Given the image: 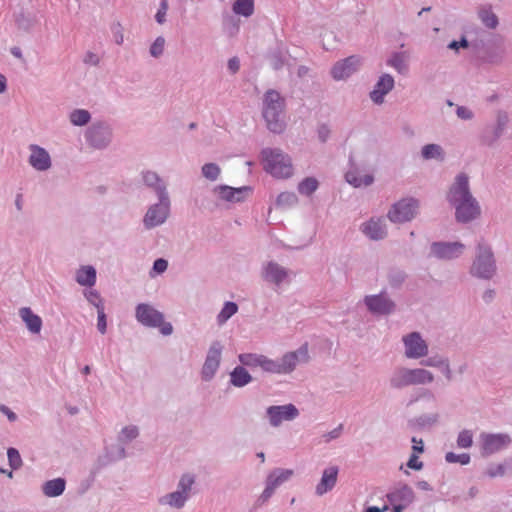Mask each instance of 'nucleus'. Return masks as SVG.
<instances>
[{
	"label": "nucleus",
	"mask_w": 512,
	"mask_h": 512,
	"mask_svg": "<svg viewBox=\"0 0 512 512\" xmlns=\"http://www.w3.org/2000/svg\"><path fill=\"white\" fill-rule=\"evenodd\" d=\"M448 199L455 206L456 219L459 222L471 221L480 214V208L469 192L468 177L464 173L456 177Z\"/></svg>",
	"instance_id": "obj_1"
},
{
	"label": "nucleus",
	"mask_w": 512,
	"mask_h": 512,
	"mask_svg": "<svg viewBox=\"0 0 512 512\" xmlns=\"http://www.w3.org/2000/svg\"><path fill=\"white\" fill-rule=\"evenodd\" d=\"M264 169L276 178H288L293 174V166L288 155L278 149L262 151Z\"/></svg>",
	"instance_id": "obj_2"
},
{
	"label": "nucleus",
	"mask_w": 512,
	"mask_h": 512,
	"mask_svg": "<svg viewBox=\"0 0 512 512\" xmlns=\"http://www.w3.org/2000/svg\"><path fill=\"white\" fill-rule=\"evenodd\" d=\"M284 100L277 91H267L264 97L263 116L267 122V127L272 132H281L283 122L280 115L283 111Z\"/></svg>",
	"instance_id": "obj_3"
},
{
	"label": "nucleus",
	"mask_w": 512,
	"mask_h": 512,
	"mask_svg": "<svg viewBox=\"0 0 512 512\" xmlns=\"http://www.w3.org/2000/svg\"><path fill=\"white\" fill-rule=\"evenodd\" d=\"M434 380L433 374L425 369L400 368L391 379V384L395 388H402L409 385H419L431 383Z\"/></svg>",
	"instance_id": "obj_4"
},
{
	"label": "nucleus",
	"mask_w": 512,
	"mask_h": 512,
	"mask_svg": "<svg viewBox=\"0 0 512 512\" xmlns=\"http://www.w3.org/2000/svg\"><path fill=\"white\" fill-rule=\"evenodd\" d=\"M136 319L148 327L159 328L163 335H170L173 327L164 321L163 314L148 304H139L136 308Z\"/></svg>",
	"instance_id": "obj_5"
},
{
	"label": "nucleus",
	"mask_w": 512,
	"mask_h": 512,
	"mask_svg": "<svg viewBox=\"0 0 512 512\" xmlns=\"http://www.w3.org/2000/svg\"><path fill=\"white\" fill-rule=\"evenodd\" d=\"M308 358V347L303 345L297 351L286 353L280 361L272 360L271 373H290L296 368L298 363L307 362Z\"/></svg>",
	"instance_id": "obj_6"
},
{
	"label": "nucleus",
	"mask_w": 512,
	"mask_h": 512,
	"mask_svg": "<svg viewBox=\"0 0 512 512\" xmlns=\"http://www.w3.org/2000/svg\"><path fill=\"white\" fill-rule=\"evenodd\" d=\"M418 201L413 198H405L395 203L388 213L392 222L403 223L412 220L417 214Z\"/></svg>",
	"instance_id": "obj_7"
},
{
	"label": "nucleus",
	"mask_w": 512,
	"mask_h": 512,
	"mask_svg": "<svg viewBox=\"0 0 512 512\" xmlns=\"http://www.w3.org/2000/svg\"><path fill=\"white\" fill-rule=\"evenodd\" d=\"M473 275L481 278H490L495 272L493 254L489 248L478 246V254L471 268Z\"/></svg>",
	"instance_id": "obj_8"
},
{
	"label": "nucleus",
	"mask_w": 512,
	"mask_h": 512,
	"mask_svg": "<svg viewBox=\"0 0 512 512\" xmlns=\"http://www.w3.org/2000/svg\"><path fill=\"white\" fill-rule=\"evenodd\" d=\"M405 354L408 358H421L427 355L428 346L417 332H412L403 338Z\"/></svg>",
	"instance_id": "obj_9"
},
{
	"label": "nucleus",
	"mask_w": 512,
	"mask_h": 512,
	"mask_svg": "<svg viewBox=\"0 0 512 512\" xmlns=\"http://www.w3.org/2000/svg\"><path fill=\"white\" fill-rule=\"evenodd\" d=\"M298 409L293 404L270 406L267 409L270 424L279 426L283 421L293 420L298 416Z\"/></svg>",
	"instance_id": "obj_10"
},
{
	"label": "nucleus",
	"mask_w": 512,
	"mask_h": 512,
	"mask_svg": "<svg viewBox=\"0 0 512 512\" xmlns=\"http://www.w3.org/2000/svg\"><path fill=\"white\" fill-rule=\"evenodd\" d=\"M222 354V345L219 342H214L207 354L206 360L202 367V377L205 380H210L216 373Z\"/></svg>",
	"instance_id": "obj_11"
},
{
	"label": "nucleus",
	"mask_w": 512,
	"mask_h": 512,
	"mask_svg": "<svg viewBox=\"0 0 512 512\" xmlns=\"http://www.w3.org/2000/svg\"><path fill=\"white\" fill-rule=\"evenodd\" d=\"M481 442L483 454L489 455L506 448L511 439L507 434H482Z\"/></svg>",
	"instance_id": "obj_12"
},
{
	"label": "nucleus",
	"mask_w": 512,
	"mask_h": 512,
	"mask_svg": "<svg viewBox=\"0 0 512 512\" xmlns=\"http://www.w3.org/2000/svg\"><path fill=\"white\" fill-rule=\"evenodd\" d=\"M360 64L359 58L356 56H350L342 61L337 62L332 70V76L336 80H341L352 75Z\"/></svg>",
	"instance_id": "obj_13"
},
{
	"label": "nucleus",
	"mask_w": 512,
	"mask_h": 512,
	"mask_svg": "<svg viewBox=\"0 0 512 512\" xmlns=\"http://www.w3.org/2000/svg\"><path fill=\"white\" fill-rule=\"evenodd\" d=\"M29 149L31 152L29 163L34 169L45 171L51 167L50 155L44 148L38 145H30Z\"/></svg>",
	"instance_id": "obj_14"
},
{
	"label": "nucleus",
	"mask_w": 512,
	"mask_h": 512,
	"mask_svg": "<svg viewBox=\"0 0 512 512\" xmlns=\"http://www.w3.org/2000/svg\"><path fill=\"white\" fill-rule=\"evenodd\" d=\"M168 215V204L163 203V199L160 204L152 206L146 213L144 223L146 227L152 228L162 224Z\"/></svg>",
	"instance_id": "obj_15"
},
{
	"label": "nucleus",
	"mask_w": 512,
	"mask_h": 512,
	"mask_svg": "<svg viewBox=\"0 0 512 512\" xmlns=\"http://www.w3.org/2000/svg\"><path fill=\"white\" fill-rule=\"evenodd\" d=\"M242 365L254 368L260 367L263 371L271 373L272 359L261 354L244 353L238 356Z\"/></svg>",
	"instance_id": "obj_16"
},
{
	"label": "nucleus",
	"mask_w": 512,
	"mask_h": 512,
	"mask_svg": "<svg viewBox=\"0 0 512 512\" xmlns=\"http://www.w3.org/2000/svg\"><path fill=\"white\" fill-rule=\"evenodd\" d=\"M464 249V245L458 242L455 243H434L432 245V252L439 258H454L459 256Z\"/></svg>",
	"instance_id": "obj_17"
},
{
	"label": "nucleus",
	"mask_w": 512,
	"mask_h": 512,
	"mask_svg": "<svg viewBox=\"0 0 512 512\" xmlns=\"http://www.w3.org/2000/svg\"><path fill=\"white\" fill-rule=\"evenodd\" d=\"M394 87V79L389 74H384L378 80L374 90L371 92L370 97L373 102L380 104L383 102L384 96Z\"/></svg>",
	"instance_id": "obj_18"
},
{
	"label": "nucleus",
	"mask_w": 512,
	"mask_h": 512,
	"mask_svg": "<svg viewBox=\"0 0 512 512\" xmlns=\"http://www.w3.org/2000/svg\"><path fill=\"white\" fill-rule=\"evenodd\" d=\"M365 302L370 311L378 314H387L394 309V303L382 294L366 297Z\"/></svg>",
	"instance_id": "obj_19"
},
{
	"label": "nucleus",
	"mask_w": 512,
	"mask_h": 512,
	"mask_svg": "<svg viewBox=\"0 0 512 512\" xmlns=\"http://www.w3.org/2000/svg\"><path fill=\"white\" fill-rule=\"evenodd\" d=\"M338 469L337 467H329L324 470L320 483L316 487L318 495L326 493L331 490L337 481Z\"/></svg>",
	"instance_id": "obj_20"
},
{
	"label": "nucleus",
	"mask_w": 512,
	"mask_h": 512,
	"mask_svg": "<svg viewBox=\"0 0 512 512\" xmlns=\"http://www.w3.org/2000/svg\"><path fill=\"white\" fill-rule=\"evenodd\" d=\"M363 232L373 240L382 239L386 235L385 225L382 220H373L363 225Z\"/></svg>",
	"instance_id": "obj_21"
},
{
	"label": "nucleus",
	"mask_w": 512,
	"mask_h": 512,
	"mask_svg": "<svg viewBox=\"0 0 512 512\" xmlns=\"http://www.w3.org/2000/svg\"><path fill=\"white\" fill-rule=\"evenodd\" d=\"M287 276V271L276 263H269L264 271L265 280L273 282L277 285L282 283L287 278Z\"/></svg>",
	"instance_id": "obj_22"
},
{
	"label": "nucleus",
	"mask_w": 512,
	"mask_h": 512,
	"mask_svg": "<svg viewBox=\"0 0 512 512\" xmlns=\"http://www.w3.org/2000/svg\"><path fill=\"white\" fill-rule=\"evenodd\" d=\"M19 313L27 328L32 333L40 332L42 327V320L38 315L34 314L28 307L21 308Z\"/></svg>",
	"instance_id": "obj_23"
},
{
	"label": "nucleus",
	"mask_w": 512,
	"mask_h": 512,
	"mask_svg": "<svg viewBox=\"0 0 512 512\" xmlns=\"http://www.w3.org/2000/svg\"><path fill=\"white\" fill-rule=\"evenodd\" d=\"M110 133L103 127H93L88 132V140L94 147H102L109 141Z\"/></svg>",
	"instance_id": "obj_24"
},
{
	"label": "nucleus",
	"mask_w": 512,
	"mask_h": 512,
	"mask_svg": "<svg viewBox=\"0 0 512 512\" xmlns=\"http://www.w3.org/2000/svg\"><path fill=\"white\" fill-rule=\"evenodd\" d=\"M65 485H66V482L62 478H56V479L47 481L43 485V493L47 497H57L64 492Z\"/></svg>",
	"instance_id": "obj_25"
},
{
	"label": "nucleus",
	"mask_w": 512,
	"mask_h": 512,
	"mask_svg": "<svg viewBox=\"0 0 512 512\" xmlns=\"http://www.w3.org/2000/svg\"><path fill=\"white\" fill-rule=\"evenodd\" d=\"M76 281L82 286H93L96 282V270L92 266H84L77 271Z\"/></svg>",
	"instance_id": "obj_26"
},
{
	"label": "nucleus",
	"mask_w": 512,
	"mask_h": 512,
	"mask_svg": "<svg viewBox=\"0 0 512 512\" xmlns=\"http://www.w3.org/2000/svg\"><path fill=\"white\" fill-rule=\"evenodd\" d=\"M346 180L349 184L354 187L368 186L373 182V176L369 174H365L363 176L360 175L359 171L349 170L346 173Z\"/></svg>",
	"instance_id": "obj_27"
},
{
	"label": "nucleus",
	"mask_w": 512,
	"mask_h": 512,
	"mask_svg": "<svg viewBox=\"0 0 512 512\" xmlns=\"http://www.w3.org/2000/svg\"><path fill=\"white\" fill-rule=\"evenodd\" d=\"M231 383L236 387H243L248 384L252 377L242 366H237L231 372Z\"/></svg>",
	"instance_id": "obj_28"
},
{
	"label": "nucleus",
	"mask_w": 512,
	"mask_h": 512,
	"mask_svg": "<svg viewBox=\"0 0 512 512\" xmlns=\"http://www.w3.org/2000/svg\"><path fill=\"white\" fill-rule=\"evenodd\" d=\"M234 13L249 17L254 12V0H237L233 5Z\"/></svg>",
	"instance_id": "obj_29"
},
{
	"label": "nucleus",
	"mask_w": 512,
	"mask_h": 512,
	"mask_svg": "<svg viewBox=\"0 0 512 512\" xmlns=\"http://www.w3.org/2000/svg\"><path fill=\"white\" fill-rule=\"evenodd\" d=\"M293 475V470L290 469H279L273 471L267 478V480L274 484L273 486L277 488L283 482L287 481Z\"/></svg>",
	"instance_id": "obj_30"
},
{
	"label": "nucleus",
	"mask_w": 512,
	"mask_h": 512,
	"mask_svg": "<svg viewBox=\"0 0 512 512\" xmlns=\"http://www.w3.org/2000/svg\"><path fill=\"white\" fill-rule=\"evenodd\" d=\"M422 157L426 160L433 158L443 160V150L437 144H428L422 148Z\"/></svg>",
	"instance_id": "obj_31"
},
{
	"label": "nucleus",
	"mask_w": 512,
	"mask_h": 512,
	"mask_svg": "<svg viewBox=\"0 0 512 512\" xmlns=\"http://www.w3.org/2000/svg\"><path fill=\"white\" fill-rule=\"evenodd\" d=\"M388 65L396 69L399 73L407 71V58L404 54H395L388 61Z\"/></svg>",
	"instance_id": "obj_32"
},
{
	"label": "nucleus",
	"mask_w": 512,
	"mask_h": 512,
	"mask_svg": "<svg viewBox=\"0 0 512 512\" xmlns=\"http://www.w3.org/2000/svg\"><path fill=\"white\" fill-rule=\"evenodd\" d=\"M238 310V306L234 302H226L222 310L218 315V322L220 324L226 322L231 316H233Z\"/></svg>",
	"instance_id": "obj_33"
},
{
	"label": "nucleus",
	"mask_w": 512,
	"mask_h": 512,
	"mask_svg": "<svg viewBox=\"0 0 512 512\" xmlns=\"http://www.w3.org/2000/svg\"><path fill=\"white\" fill-rule=\"evenodd\" d=\"M70 120L74 125H85L90 120V114L83 109L75 110L71 113Z\"/></svg>",
	"instance_id": "obj_34"
},
{
	"label": "nucleus",
	"mask_w": 512,
	"mask_h": 512,
	"mask_svg": "<svg viewBox=\"0 0 512 512\" xmlns=\"http://www.w3.org/2000/svg\"><path fill=\"white\" fill-rule=\"evenodd\" d=\"M318 187V181L315 178H306L298 186V191L304 195L312 194Z\"/></svg>",
	"instance_id": "obj_35"
},
{
	"label": "nucleus",
	"mask_w": 512,
	"mask_h": 512,
	"mask_svg": "<svg viewBox=\"0 0 512 512\" xmlns=\"http://www.w3.org/2000/svg\"><path fill=\"white\" fill-rule=\"evenodd\" d=\"M188 495L180 490L170 493L167 496V502L169 505L180 508L184 505Z\"/></svg>",
	"instance_id": "obj_36"
},
{
	"label": "nucleus",
	"mask_w": 512,
	"mask_h": 512,
	"mask_svg": "<svg viewBox=\"0 0 512 512\" xmlns=\"http://www.w3.org/2000/svg\"><path fill=\"white\" fill-rule=\"evenodd\" d=\"M479 17L484 25L488 28H495L498 24L496 15L488 9L481 10L479 12Z\"/></svg>",
	"instance_id": "obj_37"
},
{
	"label": "nucleus",
	"mask_w": 512,
	"mask_h": 512,
	"mask_svg": "<svg viewBox=\"0 0 512 512\" xmlns=\"http://www.w3.org/2000/svg\"><path fill=\"white\" fill-rule=\"evenodd\" d=\"M144 181L147 185L156 187V189L159 190L160 200H162V197H163L162 188L163 187L160 185V179L158 178L157 174L154 172H146L144 174Z\"/></svg>",
	"instance_id": "obj_38"
},
{
	"label": "nucleus",
	"mask_w": 512,
	"mask_h": 512,
	"mask_svg": "<svg viewBox=\"0 0 512 512\" xmlns=\"http://www.w3.org/2000/svg\"><path fill=\"white\" fill-rule=\"evenodd\" d=\"M204 177L209 180H216L220 174V168L214 163H207L202 167Z\"/></svg>",
	"instance_id": "obj_39"
},
{
	"label": "nucleus",
	"mask_w": 512,
	"mask_h": 512,
	"mask_svg": "<svg viewBox=\"0 0 512 512\" xmlns=\"http://www.w3.org/2000/svg\"><path fill=\"white\" fill-rule=\"evenodd\" d=\"M445 459L449 463H460L462 465H466L470 462V456L467 453L455 454L453 452H448Z\"/></svg>",
	"instance_id": "obj_40"
},
{
	"label": "nucleus",
	"mask_w": 512,
	"mask_h": 512,
	"mask_svg": "<svg viewBox=\"0 0 512 512\" xmlns=\"http://www.w3.org/2000/svg\"><path fill=\"white\" fill-rule=\"evenodd\" d=\"M473 443L472 433L468 430H463L459 433L457 438V444L461 448H468Z\"/></svg>",
	"instance_id": "obj_41"
},
{
	"label": "nucleus",
	"mask_w": 512,
	"mask_h": 512,
	"mask_svg": "<svg viewBox=\"0 0 512 512\" xmlns=\"http://www.w3.org/2000/svg\"><path fill=\"white\" fill-rule=\"evenodd\" d=\"M242 192L241 189H233L230 187H222L220 190L221 197L227 201H239V197H236V195H239Z\"/></svg>",
	"instance_id": "obj_42"
},
{
	"label": "nucleus",
	"mask_w": 512,
	"mask_h": 512,
	"mask_svg": "<svg viewBox=\"0 0 512 512\" xmlns=\"http://www.w3.org/2000/svg\"><path fill=\"white\" fill-rule=\"evenodd\" d=\"M7 455H8V460H9L10 466L13 469H17L21 466L22 460H21L19 452L15 448H9Z\"/></svg>",
	"instance_id": "obj_43"
},
{
	"label": "nucleus",
	"mask_w": 512,
	"mask_h": 512,
	"mask_svg": "<svg viewBox=\"0 0 512 512\" xmlns=\"http://www.w3.org/2000/svg\"><path fill=\"white\" fill-rule=\"evenodd\" d=\"M297 202V197L294 193L284 192L281 193L277 198V204L279 206L292 205Z\"/></svg>",
	"instance_id": "obj_44"
},
{
	"label": "nucleus",
	"mask_w": 512,
	"mask_h": 512,
	"mask_svg": "<svg viewBox=\"0 0 512 512\" xmlns=\"http://www.w3.org/2000/svg\"><path fill=\"white\" fill-rule=\"evenodd\" d=\"M86 299L99 310V307H104L99 293L95 290H89L85 293Z\"/></svg>",
	"instance_id": "obj_45"
},
{
	"label": "nucleus",
	"mask_w": 512,
	"mask_h": 512,
	"mask_svg": "<svg viewBox=\"0 0 512 512\" xmlns=\"http://www.w3.org/2000/svg\"><path fill=\"white\" fill-rule=\"evenodd\" d=\"M414 493L411 488L404 486L403 488L399 489L397 492L393 494V498H401L408 503H410L413 500Z\"/></svg>",
	"instance_id": "obj_46"
},
{
	"label": "nucleus",
	"mask_w": 512,
	"mask_h": 512,
	"mask_svg": "<svg viewBox=\"0 0 512 512\" xmlns=\"http://www.w3.org/2000/svg\"><path fill=\"white\" fill-rule=\"evenodd\" d=\"M423 365L425 366H430V367H441L443 366L446 370V372H449V366H448V363L439 358V357H430L428 358L427 360H424L422 362Z\"/></svg>",
	"instance_id": "obj_47"
},
{
	"label": "nucleus",
	"mask_w": 512,
	"mask_h": 512,
	"mask_svg": "<svg viewBox=\"0 0 512 512\" xmlns=\"http://www.w3.org/2000/svg\"><path fill=\"white\" fill-rule=\"evenodd\" d=\"M164 45L165 39L163 37L156 38V40L154 41L150 48L151 55L154 57H158L159 55H161L164 50Z\"/></svg>",
	"instance_id": "obj_48"
},
{
	"label": "nucleus",
	"mask_w": 512,
	"mask_h": 512,
	"mask_svg": "<svg viewBox=\"0 0 512 512\" xmlns=\"http://www.w3.org/2000/svg\"><path fill=\"white\" fill-rule=\"evenodd\" d=\"M97 314H98L97 328L101 334H105L106 328H107V322H106V315L104 312V307H99V310H97Z\"/></svg>",
	"instance_id": "obj_49"
},
{
	"label": "nucleus",
	"mask_w": 512,
	"mask_h": 512,
	"mask_svg": "<svg viewBox=\"0 0 512 512\" xmlns=\"http://www.w3.org/2000/svg\"><path fill=\"white\" fill-rule=\"evenodd\" d=\"M194 483L193 477L189 475H184L179 482V490L186 493L188 495V492L191 489V486Z\"/></svg>",
	"instance_id": "obj_50"
},
{
	"label": "nucleus",
	"mask_w": 512,
	"mask_h": 512,
	"mask_svg": "<svg viewBox=\"0 0 512 512\" xmlns=\"http://www.w3.org/2000/svg\"><path fill=\"white\" fill-rule=\"evenodd\" d=\"M138 436V429L135 426H128L122 429L121 437L123 440L130 441Z\"/></svg>",
	"instance_id": "obj_51"
},
{
	"label": "nucleus",
	"mask_w": 512,
	"mask_h": 512,
	"mask_svg": "<svg viewBox=\"0 0 512 512\" xmlns=\"http://www.w3.org/2000/svg\"><path fill=\"white\" fill-rule=\"evenodd\" d=\"M273 485L274 484H271L267 480L266 487H265L263 493L261 494V496L259 497V501H261V503L266 502L271 497V495L274 493L276 488Z\"/></svg>",
	"instance_id": "obj_52"
},
{
	"label": "nucleus",
	"mask_w": 512,
	"mask_h": 512,
	"mask_svg": "<svg viewBox=\"0 0 512 512\" xmlns=\"http://www.w3.org/2000/svg\"><path fill=\"white\" fill-rule=\"evenodd\" d=\"M407 466L414 470H421L423 467V463L419 460L418 456L415 453H412L407 462Z\"/></svg>",
	"instance_id": "obj_53"
},
{
	"label": "nucleus",
	"mask_w": 512,
	"mask_h": 512,
	"mask_svg": "<svg viewBox=\"0 0 512 512\" xmlns=\"http://www.w3.org/2000/svg\"><path fill=\"white\" fill-rule=\"evenodd\" d=\"M168 10V3L166 0H163L160 5V9L156 13V20L158 23L162 24L165 21V15Z\"/></svg>",
	"instance_id": "obj_54"
},
{
	"label": "nucleus",
	"mask_w": 512,
	"mask_h": 512,
	"mask_svg": "<svg viewBox=\"0 0 512 512\" xmlns=\"http://www.w3.org/2000/svg\"><path fill=\"white\" fill-rule=\"evenodd\" d=\"M167 266L168 262L165 259L160 258L154 262L153 270L157 273H163L167 269Z\"/></svg>",
	"instance_id": "obj_55"
},
{
	"label": "nucleus",
	"mask_w": 512,
	"mask_h": 512,
	"mask_svg": "<svg viewBox=\"0 0 512 512\" xmlns=\"http://www.w3.org/2000/svg\"><path fill=\"white\" fill-rule=\"evenodd\" d=\"M457 115L459 118L467 120L472 118V112L463 106L457 108Z\"/></svg>",
	"instance_id": "obj_56"
},
{
	"label": "nucleus",
	"mask_w": 512,
	"mask_h": 512,
	"mask_svg": "<svg viewBox=\"0 0 512 512\" xmlns=\"http://www.w3.org/2000/svg\"><path fill=\"white\" fill-rule=\"evenodd\" d=\"M505 473L504 466L499 464L495 468H491L487 471L490 477L503 476Z\"/></svg>",
	"instance_id": "obj_57"
},
{
	"label": "nucleus",
	"mask_w": 512,
	"mask_h": 512,
	"mask_svg": "<svg viewBox=\"0 0 512 512\" xmlns=\"http://www.w3.org/2000/svg\"><path fill=\"white\" fill-rule=\"evenodd\" d=\"M412 442H413V453H422L423 450H424V447H423V441L420 439V440H417L415 437L412 438Z\"/></svg>",
	"instance_id": "obj_58"
},
{
	"label": "nucleus",
	"mask_w": 512,
	"mask_h": 512,
	"mask_svg": "<svg viewBox=\"0 0 512 512\" xmlns=\"http://www.w3.org/2000/svg\"><path fill=\"white\" fill-rule=\"evenodd\" d=\"M240 64L237 58H232L228 62V68L232 73H236L239 70Z\"/></svg>",
	"instance_id": "obj_59"
},
{
	"label": "nucleus",
	"mask_w": 512,
	"mask_h": 512,
	"mask_svg": "<svg viewBox=\"0 0 512 512\" xmlns=\"http://www.w3.org/2000/svg\"><path fill=\"white\" fill-rule=\"evenodd\" d=\"M85 62L96 65L99 62V58L96 54L89 52L85 57Z\"/></svg>",
	"instance_id": "obj_60"
},
{
	"label": "nucleus",
	"mask_w": 512,
	"mask_h": 512,
	"mask_svg": "<svg viewBox=\"0 0 512 512\" xmlns=\"http://www.w3.org/2000/svg\"><path fill=\"white\" fill-rule=\"evenodd\" d=\"M468 46V43L465 39H463L462 41L460 42H457V41H452L450 44H449V48L451 49H458L459 47H467Z\"/></svg>",
	"instance_id": "obj_61"
},
{
	"label": "nucleus",
	"mask_w": 512,
	"mask_h": 512,
	"mask_svg": "<svg viewBox=\"0 0 512 512\" xmlns=\"http://www.w3.org/2000/svg\"><path fill=\"white\" fill-rule=\"evenodd\" d=\"M319 137L322 141H325L329 135V129L326 126H321L318 130Z\"/></svg>",
	"instance_id": "obj_62"
},
{
	"label": "nucleus",
	"mask_w": 512,
	"mask_h": 512,
	"mask_svg": "<svg viewBox=\"0 0 512 512\" xmlns=\"http://www.w3.org/2000/svg\"><path fill=\"white\" fill-rule=\"evenodd\" d=\"M1 411L7 415L10 421L16 420V414L10 411L6 406H1Z\"/></svg>",
	"instance_id": "obj_63"
},
{
	"label": "nucleus",
	"mask_w": 512,
	"mask_h": 512,
	"mask_svg": "<svg viewBox=\"0 0 512 512\" xmlns=\"http://www.w3.org/2000/svg\"><path fill=\"white\" fill-rule=\"evenodd\" d=\"M6 86V78L4 75L0 74V93L6 90Z\"/></svg>",
	"instance_id": "obj_64"
}]
</instances>
